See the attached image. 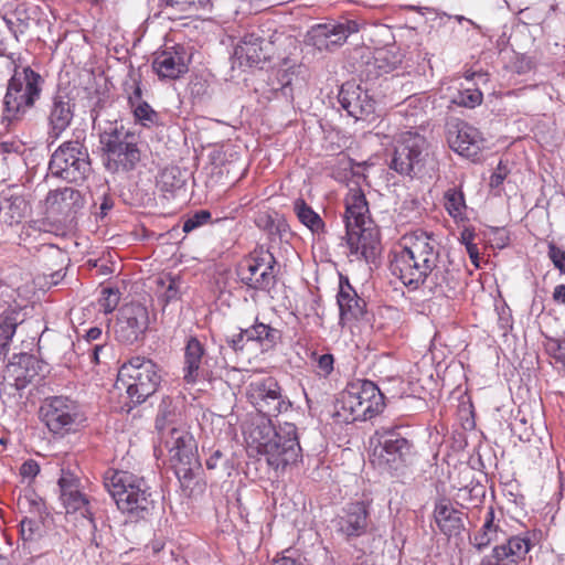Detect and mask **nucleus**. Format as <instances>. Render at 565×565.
Segmentation results:
<instances>
[{"label":"nucleus","instance_id":"nucleus-1","mask_svg":"<svg viewBox=\"0 0 565 565\" xmlns=\"http://www.w3.org/2000/svg\"><path fill=\"white\" fill-rule=\"evenodd\" d=\"M440 263V248L431 234L416 231L403 237L401 248L391 260V271L409 290L425 286L429 275Z\"/></svg>","mask_w":565,"mask_h":565},{"label":"nucleus","instance_id":"nucleus-2","mask_svg":"<svg viewBox=\"0 0 565 565\" xmlns=\"http://www.w3.org/2000/svg\"><path fill=\"white\" fill-rule=\"evenodd\" d=\"M104 484L117 508L131 521L147 520L153 514L157 494L143 477L125 470H109L105 473Z\"/></svg>","mask_w":565,"mask_h":565},{"label":"nucleus","instance_id":"nucleus-3","mask_svg":"<svg viewBox=\"0 0 565 565\" xmlns=\"http://www.w3.org/2000/svg\"><path fill=\"white\" fill-rule=\"evenodd\" d=\"M248 444L257 452L267 457V462L275 469L297 462L301 456L297 427L284 423L276 428L270 419H262L248 433Z\"/></svg>","mask_w":565,"mask_h":565},{"label":"nucleus","instance_id":"nucleus-4","mask_svg":"<svg viewBox=\"0 0 565 565\" xmlns=\"http://www.w3.org/2000/svg\"><path fill=\"white\" fill-rule=\"evenodd\" d=\"M44 83L30 66H15L3 98V118L10 124L21 121L40 100Z\"/></svg>","mask_w":565,"mask_h":565},{"label":"nucleus","instance_id":"nucleus-5","mask_svg":"<svg viewBox=\"0 0 565 565\" xmlns=\"http://www.w3.org/2000/svg\"><path fill=\"white\" fill-rule=\"evenodd\" d=\"M384 407V395L376 384L369 380H358L342 393L334 415L344 423L367 420L380 414Z\"/></svg>","mask_w":565,"mask_h":565},{"label":"nucleus","instance_id":"nucleus-6","mask_svg":"<svg viewBox=\"0 0 565 565\" xmlns=\"http://www.w3.org/2000/svg\"><path fill=\"white\" fill-rule=\"evenodd\" d=\"M161 381V369L146 356H131L118 371V382L125 386L128 398L134 405H140L152 396Z\"/></svg>","mask_w":565,"mask_h":565},{"label":"nucleus","instance_id":"nucleus-7","mask_svg":"<svg viewBox=\"0 0 565 565\" xmlns=\"http://www.w3.org/2000/svg\"><path fill=\"white\" fill-rule=\"evenodd\" d=\"M100 143L107 156L106 167L109 171H132L141 160L138 137L125 130L124 127H114L104 131L100 135Z\"/></svg>","mask_w":565,"mask_h":565},{"label":"nucleus","instance_id":"nucleus-8","mask_svg":"<svg viewBox=\"0 0 565 565\" xmlns=\"http://www.w3.org/2000/svg\"><path fill=\"white\" fill-rule=\"evenodd\" d=\"M49 170L67 182L85 181L92 172L87 147L79 140L64 141L51 156Z\"/></svg>","mask_w":565,"mask_h":565},{"label":"nucleus","instance_id":"nucleus-9","mask_svg":"<svg viewBox=\"0 0 565 565\" xmlns=\"http://www.w3.org/2000/svg\"><path fill=\"white\" fill-rule=\"evenodd\" d=\"M429 158L426 138L416 131H404L395 141L390 168L402 175L419 174Z\"/></svg>","mask_w":565,"mask_h":565},{"label":"nucleus","instance_id":"nucleus-10","mask_svg":"<svg viewBox=\"0 0 565 565\" xmlns=\"http://www.w3.org/2000/svg\"><path fill=\"white\" fill-rule=\"evenodd\" d=\"M161 446L168 451L179 480H192L194 470L201 467L193 437L184 430L172 428L168 435L163 434Z\"/></svg>","mask_w":565,"mask_h":565},{"label":"nucleus","instance_id":"nucleus-11","mask_svg":"<svg viewBox=\"0 0 565 565\" xmlns=\"http://www.w3.org/2000/svg\"><path fill=\"white\" fill-rule=\"evenodd\" d=\"M248 402L265 418L277 417L291 407L288 396L282 394V388L273 376L253 380L246 388Z\"/></svg>","mask_w":565,"mask_h":565},{"label":"nucleus","instance_id":"nucleus-12","mask_svg":"<svg viewBox=\"0 0 565 565\" xmlns=\"http://www.w3.org/2000/svg\"><path fill=\"white\" fill-rule=\"evenodd\" d=\"M377 444L373 448V462L382 469L396 471L404 467L412 456L413 445L397 428L376 431Z\"/></svg>","mask_w":565,"mask_h":565},{"label":"nucleus","instance_id":"nucleus-13","mask_svg":"<svg viewBox=\"0 0 565 565\" xmlns=\"http://www.w3.org/2000/svg\"><path fill=\"white\" fill-rule=\"evenodd\" d=\"M276 259L268 250H256L237 269L239 281L254 290L270 291L276 285Z\"/></svg>","mask_w":565,"mask_h":565},{"label":"nucleus","instance_id":"nucleus-14","mask_svg":"<svg viewBox=\"0 0 565 565\" xmlns=\"http://www.w3.org/2000/svg\"><path fill=\"white\" fill-rule=\"evenodd\" d=\"M41 413L46 427L53 434L74 430L84 420L79 405L66 396L46 398Z\"/></svg>","mask_w":565,"mask_h":565},{"label":"nucleus","instance_id":"nucleus-15","mask_svg":"<svg viewBox=\"0 0 565 565\" xmlns=\"http://www.w3.org/2000/svg\"><path fill=\"white\" fill-rule=\"evenodd\" d=\"M148 327L147 307L137 302L126 303L119 309L115 326L116 339L121 343L132 344L143 338Z\"/></svg>","mask_w":565,"mask_h":565},{"label":"nucleus","instance_id":"nucleus-16","mask_svg":"<svg viewBox=\"0 0 565 565\" xmlns=\"http://www.w3.org/2000/svg\"><path fill=\"white\" fill-rule=\"evenodd\" d=\"M446 138L454 151L467 158L476 157L484 147L482 134L459 118L447 121Z\"/></svg>","mask_w":565,"mask_h":565},{"label":"nucleus","instance_id":"nucleus-17","mask_svg":"<svg viewBox=\"0 0 565 565\" xmlns=\"http://www.w3.org/2000/svg\"><path fill=\"white\" fill-rule=\"evenodd\" d=\"M286 41H291L284 33H274L268 39L259 38L254 34L246 35L236 47V54L239 58L245 57L252 65H258L262 62L271 60L279 54V47Z\"/></svg>","mask_w":565,"mask_h":565},{"label":"nucleus","instance_id":"nucleus-18","mask_svg":"<svg viewBox=\"0 0 565 565\" xmlns=\"http://www.w3.org/2000/svg\"><path fill=\"white\" fill-rule=\"evenodd\" d=\"M345 244L349 255L355 259L371 263L380 253V232L374 222H366L365 226L345 228Z\"/></svg>","mask_w":565,"mask_h":565},{"label":"nucleus","instance_id":"nucleus-19","mask_svg":"<svg viewBox=\"0 0 565 565\" xmlns=\"http://www.w3.org/2000/svg\"><path fill=\"white\" fill-rule=\"evenodd\" d=\"M358 31L359 24L353 20L317 24L308 32V41L319 51H333Z\"/></svg>","mask_w":565,"mask_h":565},{"label":"nucleus","instance_id":"nucleus-20","mask_svg":"<svg viewBox=\"0 0 565 565\" xmlns=\"http://www.w3.org/2000/svg\"><path fill=\"white\" fill-rule=\"evenodd\" d=\"M533 547V543L527 536L512 535L505 539L504 543L495 545L491 554L482 557L480 565H510L524 559L526 554Z\"/></svg>","mask_w":565,"mask_h":565},{"label":"nucleus","instance_id":"nucleus-21","mask_svg":"<svg viewBox=\"0 0 565 565\" xmlns=\"http://www.w3.org/2000/svg\"><path fill=\"white\" fill-rule=\"evenodd\" d=\"M338 100L341 107L356 120L364 119L375 111V100L373 97L354 82L342 84L338 94Z\"/></svg>","mask_w":565,"mask_h":565},{"label":"nucleus","instance_id":"nucleus-22","mask_svg":"<svg viewBox=\"0 0 565 565\" xmlns=\"http://www.w3.org/2000/svg\"><path fill=\"white\" fill-rule=\"evenodd\" d=\"M206 350L204 343L196 337H190L184 348L183 380L193 384L209 376L205 369Z\"/></svg>","mask_w":565,"mask_h":565},{"label":"nucleus","instance_id":"nucleus-23","mask_svg":"<svg viewBox=\"0 0 565 565\" xmlns=\"http://www.w3.org/2000/svg\"><path fill=\"white\" fill-rule=\"evenodd\" d=\"M74 117V105L67 96L56 94L46 109L47 135L57 139L71 125Z\"/></svg>","mask_w":565,"mask_h":565},{"label":"nucleus","instance_id":"nucleus-24","mask_svg":"<svg viewBox=\"0 0 565 565\" xmlns=\"http://www.w3.org/2000/svg\"><path fill=\"white\" fill-rule=\"evenodd\" d=\"M45 206L51 214L68 217L84 206V198L78 190L64 186L47 193Z\"/></svg>","mask_w":565,"mask_h":565},{"label":"nucleus","instance_id":"nucleus-25","mask_svg":"<svg viewBox=\"0 0 565 565\" xmlns=\"http://www.w3.org/2000/svg\"><path fill=\"white\" fill-rule=\"evenodd\" d=\"M369 512L363 502L348 504L338 515L335 526L347 539L359 537L366 532Z\"/></svg>","mask_w":565,"mask_h":565},{"label":"nucleus","instance_id":"nucleus-26","mask_svg":"<svg viewBox=\"0 0 565 565\" xmlns=\"http://www.w3.org/2000/svg\"><path fill=\"white\" fill-rule=\"evenodd\" d=\"M337 302L340 311L341 323L360 320L365 315L366 303L359 297L355 289L350 285L348 278L340 279Z\"/></svg>","mask_w":565,"mask_h":565},{"label":"nucleus","instance_id":"nucleus-27","mask_svg":"<svg viewBox=\"0 0 565 565\" xmlns=\"http://www.w3.org/2000/svg\"><path fill=\"white\" fill-rule=\"evenodd\" d=\"M152 67L161 78L175 79L188 72L183 49L164 50L156 54Z\"/></svg>","mask_w":565,"mask_h":565},{"label":"nucleus","instance_id":"nucleus-28","mask_svg":"<svg viewBox=\"0 0 565 565\" xmlns=\"http://www.w3.org/2000/svg\"><path fill=\"white\" fill-rule=\"evenodd\" d=\"M58 486L61 489V499L66 509V513L71 514L78 512L81 516L88 520L93 527H96L94 513L90 510L87 498L77 489L73 488L72 480L66 477H61Z\"/></svg>","mask_w":565,"mask_h":565},{"label":"nucleus","instance_id":"nucleus-29","mask_svg":"<svg viewBox=\"0 0 565 565\" xmlns=\"http://www.w3.org/2000/svg\"><path fill=\"white\" fill-rule=\"evenodd\" d=\"M344 222L345 228L365 226L366 222H373L370 217L367 201L360 189H350L345 196Z\"/></svg>","mask_w":565,"mask_h":565},{"label":"nucleus","instance_id":"nucleus-30","mask_svg":"<svg viewBox=\"0 0 565 565\" xmlns=\"http://www.w3.org/2000/svg\"><path fill=\"white\" fill-rule=\"evenodd\" d=\"M425 286L436 296L450 298L459 287V271L438 264Z\"/></svg>","mask_w":565,"mask_h":565},{"label":"nucleus","instance_id":"nucleus-31","mask_svg":"<svg viewBox=\"0 0 565 565\" xmlns=\"http://www.w3.org/2000/svg\"><path fill=\"white\" fill-rule=\"evenodd\" d=\"M434 518L440 532L448 537L459 535L463 530L462 513L447 500L436 503Z\"/></svg>","mask_w":565,"mask_h":565},{"label":"nucleus","instance_id":"nucleus-32","mask_svg":"<svg viewBox=\"0 0 565 565\" xmlns=\"http://www.w3.org/2000/svg\"><path fill=\"white\" fill-rule=\"evenodd\" d=\"M501 535L504 536V532L500 527L499 523L494 520V510L489 508L487 510L483 524L481 529L473 535L470 536V543L481 552L493 542H499Z\"/></svg>","mask_w":565,"mask_h":565},{"label":"nucleus","instance_id":"nucleus-33","mask_svg":"<svg viewBox=\"0 0 565 565\" xmlns=\"http://www.w3.org/2000/svg\"><path fill=\"white\" fill-rule=\"evenodd\" d=\"M156 295L162 309L181 299L182 281L179 277L162 274L156 278Z\"/></svg>","mask_w":565,"mask_h":565},{"label":"nucleus","instance_id":"nucleus-34","mask_svg":"<svg viewBox=\"0 0 565 565\" xmlns=\"http://www.w3.org/2000/svg\"><path fill=\"white\" fill-rule=\"evenodd\" d=\"M245 334H247V341L257 342L264 350L274 348L280 339L279 330L262 322H255L246 328Z\"/></svg>","mask_w":565,"mask_h":565},{"label":"nucleus","instance_id":"nucleus-35","mask_svg":"<svg viewBox=\"0 0 565 565\" xmlns=\"http://www.w3.org/2000/svg\"><path fill=\"white\" fill-rule=\"evenodd\" d=\"M294 211L300 223L307 226L312 233L319 234L323 232L324 223L322 218L305 200L297 199L294 203Z\"/></svg>","mask_w":565,"mask_h":565},{"label":"nucleus","instance_id":"nucleus-36","mask_svg":"<svg viewBox=\"0 0 565 565\" xmlns=\"http://www.w3.org/2000/svg\"><path fill=\"white\" fill-rule=\"evenodd\" d=\"M1 211L11 225L19 224L30 212V205L22 196H12Z\"/></svg>","mask_w":565,"mask_h":565},{"label":"nucleus","instance_id":"nucleus-37","mask_svg":"<svg viewBox=\"0 0 565 565\" xmlns=\"http://www.w3.org/2000/svg\"><path fill=\"white\" fill-rule=\"evenodd\" d=\"M41 252L43 255H46L52 260H54L56 265L61 266L58 269L53 270L50 274H44L45 278H49V280L45 284L47 286H55L64 277V274H62V269L65 262V254L54 245L44 246Z\"/></svg>","mask_w":565,"mask_h":565},{"label":"nucleus","instance_id":"nucleus-38","mask_svg":"<svg viewBox=\"0 0 565 565\" xmlns=\"http://www.w3.org/2000/svg\"><path fill=\"white\" fill-rule=\"evenodd\" d=\"M445 209L452 217H459L466 210V201L462 191L456 186L448 189L444 195Z\"/></svg>","mask_w":565,"mask_h":565},{"label":"nucleus","instance_id":"nucleus-39","mask_svg":"<svg viewBox=\"0 0 565 565\" xmlns=\"http://www.w3.org/2000/svg\"><path fill=\"white\" fill-rule=\"evenodd\" d=\"M210 0H160L163 10L173 9L180 13H192L209 6Z\"/></svg>","mask_w":565,"mask_h":565},{"label":"nucleus","instance_id":"nucleus-40","mask_svg":"<svg viewBox=\"0 0 565 565\" xmlns=\"http://www.w3.org/2000/svg\"><path fill=\"white\" fill-rule=\"evenodd\" d=\"M132 108L136 120L143 127L150 128L159 125L160 115L148 103L140 102Z\"/></svg>","mask_w":565,"mask_h":565},{"label":"nucleus","instance_id":"nucleus-41","mask_svg":"<svg viewBox=\"0 0 565 565\" xmlns=\"http://www.w3.org/2000/svg\"><path fill=\"white\" fill-rule=\"evenodd\" d=\"M159 184L163 191L173 192L184 185V180L181 179L180 171L177 168H170L160 173Z\"/></svg>","mask_w":565,"mask_h":565},{"label":"nucleus","instance_id":"nucleus-42","mask_svg":"<svg viewBox=\"0 0 565 565\" xmlns=\"http://www.w3.org/2000/svg\"><path fill=\"white\" fill-rule=\"evenodd\" d=\"M482 102V93L477 88H466L460 90L455 98V103L468 107L473 108L480 105Z\"/></svg>","mask_w":565,"mask_h":565},{"label":"nucleus","instance_id":"nucleus-43","mask_svg":"<svg viewBox=\"0 0 565 565\" xmlns=\"http://www.w3.org/2000/svg\"><path fill=\"white\" fill-rule=\"evenodd\" d=\"M119 302V294L113 288H103L102 297L98 300L99 308L105 313L113 312Z\"/></svg>","mask_w":565,"mask_h":565},{"label":"nucleus","instance_id":"nucleus-44","mask_svg":"<svg viewBox=\"0 0 565 565\" xmlns=\"http://www.w3.org/2000/svg\"><path fill=\"white\" fill-rule=\"evenodd\" d=\"M210 220L211 213L207 210H200L184 220L182 230L184 233H190L193 230L209 223Z\"/></svg>","mask_w":565,"mask_h":565},{"label":"nucleus","instance_id":"nucleus-45","mask_svg":"<svg viewBox=\"0 0 565 565\" xmlns=\"http://www.w3.org/2000/svg\"><path fill=\"white\" fill-rule=\"evenodd\" d=\"M547 256L553 263L554 267L564 275L565 274V250L558 247L554 242L547 244Z\"/></svg>","mask_w":565,"mask_h":565},{"label":"nucleus","instance_id":"nucleus-46","mask_svg":"<svg viewBox=\"0 0 565 565\" xmlns=\"http://www.w3.org/2000/svg\"><path fill=\"white\" fill-rule=\"evenodd\" d=\"M548 351L557 362L565 365V337L551 339L548 342Z\"/></svg>","mask_w":565,"mask_h":565},{"label":"nucleus","instance_id":"nucleus-47","mask_svg":"<svg viewBox=\"0 0 565 565\" xmlns=\"http://www.w3.org/2000/svg\"><path fill=\"white\" fill-rule=\"evenodd\" d=\"M21 536L24 541H32L39 530V523L31 519H24L21 521Z\"/></svg>","mask_w":565,"mask_h":565},{"label":"nucleus","instance_id":"nucleus-48","mask_svg":"<svg viewBox=\"0 0 565 565\" xmlns=\"http://www.w3.org/2000/svg\"><path fill=\"white\" fill-rule=\"evenodd\" d=\"M334 359L330 353L322 354L317 359L319 374L328 376L333 371Z\"/></svg>","mask_w":565,"mask_h":565},{"label":"nucleus","instance_id":"nucleus-49","mask_svg":"<svg viewBox=\"0 0 565 565\" xmlns=\"http://www.w3.org/2000/svg\"><path fill=\"white\" fill-rule=\"evenodd\" d=\"M226 342L234 351H242L245 347V343L248 342L247 334H245V329H241L237 334L228 338Z\"/></svg>","mask_w":565,"mask_h":565},{"label":"nucleus","instance_id":"nucleus-50","mask_svg":"<svg viewBox=\"0 0 565 565\" xmlns=\"http://www.w3.org/2000/svg\"><path fill=\"white\" fill-rule=\"evenodd\" d=\"M39 472H40V467H39L38 462L35 460H32V459L26 460L25 462H23L21 468H20V475L23 478L33 479L34 477L38 476Z\"/></svg>","mask_w":565,"mask_h":565},{"label":"nucleus","instance_id":"nucleus-51","mask_svg":"<svg viewBox=\"0 0 565 565\" xmlns=\"http://www.w3.org/2000/svg\"><path fill=\"white\" fill-rule=\"evenodd\" d=\"M171 424V419H166L164 416L162 415H157V418H156V428L157 430L159 431L160 434V445L162 444V438H163V434L164 435H168L169 430L174 428L173 426L170 425Z\"/></svg>","mask_w":565,"mask_h":565},{"label":"nucleus","instance_id":"nucleus-52","mask_svg":"<svg viewBox=\"0 0 565 565\" xmlns=\"http://www.w3.org/2000/svg\"><path fill=\"white\" fill-rule=\"evenodd\" d=\"M113 206L114 200L109 195L103 194L102 202L99 204V210L98 212H96V214L103 218L107 215L108 211L113 209Z\"/></svg>","mask_w":565,"mask_h":565},{"label":"nucleus","instance_id":"nucleus-53","mask_svg":"<svg viewBox=\"0 0 565 565\" xmlns=\"http://www.w3.org/2000/svg\"><path fill=\"white\" fill-rule=\"evenodd\" d=\"M552 299L555 303L565 306V284L555 286L552 294Z\"/></svg>","mask_w":565,"mask_h":565},{"label":"nucleus","instance_id":"nucleus-54","mask_svg":"<svg viewBox=\"0 0 565 565\" xmlns=\"http://www.w3.org/2000/svg\"><path fill=\"white\" fill-rule=\"evenodd\" d=\"M223 458V454L220 450H215L207 459H206V468L215 469L218 466V461Z\"/></svg>","mask_w":565,"mask_h":565},{"label":"nucleus","instance_id":"nucleus-55","mask_svg":"<svg viewBox=\"0 0 565 565\" xmlns=\"http://www.w3.org/2000/svg\"><path fill=\"white\" fill-rule=\"evenodd\" d=\"M257 225L259 227H264L265 230H268L270 233L273 232V227L275 226L274 220L270 215L264 214L258 217Z\"/></svg>","mask_w":565,"mask_h":565},{"label":"nucleus","instance_id":"nucleus-56","mask_svg":"<svg viewBox=\"0 0 565 565\" xmlns=\"http://www.w3.org/2000/svg\"><path fill=\"white\" fill-rule=\"evenodd\" d=\"M102 337V329L98 327H93L86 331L85 340L87 342L95 341Z\"/></svg>","mask_w":565,"mask_h":565},{"label":"nucleus","instance_id":"nucleus-57","mask_svg":"<svg viewBox=\"0 0 565 565\" xmlns=\"http://www.w3.org/2000/svg\"><path fill=\"white\" fill-rule=\"evenodd\" d=\"M273 565H303L300 561L284 556L279 559H275Z\"/></svg>","mask_w":565,"mask_h":565},{"label":"nucleus","instance_id":"nucleus-58","mask_svg":"<svg viewBox=\"0 0 565 565\" xmlns=\"http://www.w3.org/2000/svg\"><path fill=\"white\" fill-rule=\"evenodd\" d=\"M505 175L499 172H494L490 178V186L491 188H498L502 184Z\"/></svg>","mask_w":565,"mask_h":565},{"label":"nucleus","instance_id":"nucleus-59","mask_svg":"<svg viewBox=\"0 0 565 565\" xmlns=\"http://www.w3.org/2000/svg\"><path fill=\"white\" fill-rule=\"evenodd\" d=\"M141 88L139 86L135 87L134 93L129 96V103L131 107L136 106L141 100Z\"/></svg>","mask_w":565,"mask_h":565},{"label":"nucleus","instance_id":"nucleus-60","mask_svg":"<svg viewBox=\"0 0 565 565\" xmlns=\"http://www.w3.org/2000/svg\"><path fill=\"white\" fill-rule=\"evenodd\" d=\"M104 345H100V344H96L94 345V348L92 349V353H90V358H92V361L94 363H99V352L104 350Z\"/></svg>","mask_w":565,"mask_h":565},{"label":"nucleus","instance_id":"nucleus-61","mask_svg":"<svg viewBox=\"0 0 565 565\" xmlns=\"http://www.w3.org/2000/svg\"><path fill=\"white\" fill-rule=\"evenodd\" d=\"M158 415L164 416L166 419H170V416L172 415L171 412L168 409V405L164 401L159 405Z\"/></svg>","mask_w":565,"mask_h":565},{"label":"nucleus","instance_id":"nucleus-62","mask_svg":"<svg viewBox=\"0 0 565 565\" xmlns=\"http://www.w3.org/2000/svg\"><path fill=\"white\" fill-rule=\"evenodd\" d=\"M291 92H292V88L290 86V81H286L285 84H282L281 86V93L285 97H291Z\"/></svg>","mask_w":565,"mask_h":565},{"label":"nucleus","instance_id":"nucleus-63","mask_svg":"<svg viewBox=\"0 0 565 565\" xmlns=\"http://www.w3.org/2000/svg\"><path fill=\"white\" fill-rule=\"evenodd\" d=\"M467 250L470 255V257L475 260L478 257L477 246L473 244L467 245Z\"/></svg>","mask_w":565,"mask_h":565},{"label":"nucleus","instance_id":"nucleus-64","mask_svg":"<svg viewBox=\"0 0 565 565\" xmlns=\"http://www.w3.org/2000/svg\"><path fill=\"white\" fill-rule=\"evenodd\" d=\"M3 287H4V284L0 280V298L2 297V294H3Z\"/></svg>","mask_w":565,"mask_h":565}]
</instances>
